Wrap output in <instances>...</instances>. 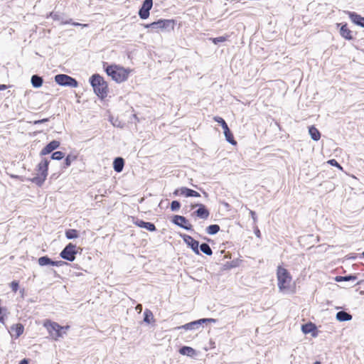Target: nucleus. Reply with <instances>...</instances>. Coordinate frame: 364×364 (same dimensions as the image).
Returning a JSON list of instances; mask_svg holds the SVG:
<instances>
[{
    "instance_id": "25",
    "label": "nucleus",
    "mask_w": 364,
    "mask_h": 364,
    "mask_svg": "<svg viewBox=\"0 0 364 364\" xmlns=\"http://www.w3.org/2000/svg\"><path fill=\"white\" fill-rule=\"evenodd\" d=\"M11 331L13 332H15L16 333V338H18L21 335L23 334V331H24V326L22 323H16V324H14L11 327Z\"/></svg>"
},
{
    "instance_id": "10",
    "label": "nucleus",
    "mask_w": 364,
    "mask_h": 364,
    "mask_svg": "<svg viewBox=\"0 0 364 364\" xmlns=\"http://www.w3.org/2000/svg\"><path fill=\"white\" fill-rule=\"evenodd\" d=\"M171 222L174 225H176L184 230H193L192 225L189 223V221L187 220V218L184 216L176 215L173 217Z\"/></svg>"
},
{
    "instance_id": "35",
    "label": "nucleus",
    "mask_w": 364,
    "mask_h": 364,
    "mask_svg": "<svg viewBox=\"0 0 364 364\" xmlns=\"http://www.w3.org/2000/svg\"><path fill=\"white\" fill-rule=\"evenodd\" d=\"M171 210L172 211H177L180 209L181 208V203L178 200H173L171 203Z\"/></svg>"
},
{
    "instance_id": "21",
    "label": "nucleus",
    "mask_w": 364,
    "mask_h": 364,
    "mask_svg": "<svg viewBox=\"0 0 364 364\" xmlns=\"http://www.w3.org/2000/svg\"><path fill=\"white\" fill-rule=\"evenodd\" d=\"M179 353L183 355L193 357L194 355H196V351L195 349H193V348H191L190 346H182L181 348H180Z\"/></svg>"
},
{
    "instance_id": "24",
    "label": "nucleus",
    "mask_w": 364,
    "mask_h": 364,
    "mask_svg": "<svg viewBox=\"0 0 364 364\" xmlns=\"http://www.w3.org/2000/svg\"><path fill=\"white\" fill-rule=\"evenodd\" d=\"M309 133L311 136V138L314 141H318L321 138V133L320 132L314 127L311 126L309 127Z\"/></svg>"
},
{
    "instance_id": "9",
    "label": "nucleus",
    "mask_w": 364,
    "mask_h": 364,
    "mask_svg": "<svg viewBox=\"0 0 364 364\" xmlns=\"http://www.w3.org/2000/svg\"><path fill=\"white\" fill-rule=\"evenodd\" d=\"M191 208L193 209L195 208H198V209L192 213V216H196L203 220H206L210 216L209 210L206 208L205 205L202 203L193 204L191 205Z\"/></svg>"
},
{
    "instance_id": "20",
    "label": "nucleus",
    "mask_w": 364,
    "mask_h": 364,
    "mask_svg": "<svg viewBox=\"0 0 364 364\" xmlns=\"http://www.w3.org/2000/svg\"><path fill=\"white\" fill-rule=\"evenodd\" d=\"M223 129L226 141L231 144L232 145H235L237 144V141L235 140L233 134L230 129H229L228 126H225L224 127H223Z\"/></svg>"
},
{
    "instance_id": "29",
    "label": "nucleus",
    "mask_w": 364,
    "mask_h": 364,
    "mask_svg": "<svg viewBox=\"0 0 364 364\" xmlns=\"http://www.w3.org/2000/svg\"><path fill=\"white\" fill-rule=\"evenodd\" d=\"M220 226L217 224L210 225L206 228V232L208 235H215L220 231Z\"/></svg>"
},
{
    "instance_id": "23",
    "label": "nucleus",
    "mask_w": 364,
    "mask_h": 364,
    "mask_svg": "<svg viewBox=\"0 0 364 364\" xmlns=\"http://www.w3.org/2000/svg\"><path fill=\"white\" fill-rule=\"evenodd\" d=\"M31 85L35 88H39L42 86L43 82V79L42 77L38 75H33L31 79Z\"/></svg>"
},
{
    "instance_id": "48",
    "label": "nucleus",
    "mask_w": 364,
    "mask_h": 364,
    "mask_svg": "<svg viewBox=\"0 0 364 364\" xmlns=\"http://www.w3.org/2000/svg\"><path fill=\"white\" fill-rule=\"evenodd\" d=\"M313 364H321L320 361H316Z\"/></svg>"
},
{
    "instance_id": "50",
    "label": "nucleus",
    "mask_w": 364,
    "mask_h": 364,
    "mask_svg": "<svg viewBox=\"0 0 364 364\" xmlns=\"http://www.w3.org/2000/svg\"><path fill=\"white\" fill-rule=\"evenodd\" d=\"M227 206H229L228 203H225V207H227Z\"/></svg>"
},
{
    "instance_id": "45",
    "label": "nucleus",
    "mask_w": 364,
    "mask_h": 364,
    "mask_svg": "<svg viewBox=\"0 0 364 364\" xmlns=\"http://www.w3.org/2000/svg\"><path fill=\"white\" fill-rule=\"evenodd\" d=\"M73 25H74V26H83V27H85V26H87V24H81V23H75H75H73Z\"/></svg>"
},
{
    "instance_id": "30",
    "label": "nucleus",
    "mask_w": 364,
    "mask_h": 364,
    "mask_svg": "<svg viewBox=\"0 0 364 364\" xmlns=\"http://www.w3.org/2000/svg\"><path fill=\"white\" fill-rule=\"evenodd\" d=\"M199 247L200 250L206 255L210 256L213 255V251L208 244L203 242L199 245Z\"/></svg>"
},
{
    "instance_id": "11",
    "label": "nucleus",
    "mask_w": 364,
    "mask_h": 364,
    "mask_svg": "<svg viewBox=\"0 0 364 364\" xmlns=\"http://www.w3.org/2000/svg\"><path fill=\"white\" fill-rule=\"evenodd\" d=\"M181 237H182L184 242L187 245V246L190 247L194 253L196 255L200 254L199 242L198 240L186 234L181 235Z\"/></svg>"
},
{
    "instance_id": "49",
    "label": "nucleus",
    "mask_w": 364,
    "mask_h": 364,
    "mask_svg": "<svg viewBox=\"0 0 364 364\" xmlns=\"http://www.w3.org/2000/svg\"><path fill=\"white\" fill-rule=\"evenodd\" d=\"M203 194L205 195V197L208 196V193L206 192H205V191H203Z\"/></svg>"
},
{
    "instance_id": "26",
    "label": "nucleus",
    "mask_w": 364,
    "mask_h": 364,
    "mask_svg": "<svg viewBox=\"0 0 364 364\" xmlns=\"http://www.w3.org/2000/svg\"><path fill=\"white\" fill-rule=\"evenodd\" d=\"M316 329V326L311 322L305 323L301 326V331L304 334L314 332Z\"/></svg>"
},
{
    "instance_id": "40",
    "label": "nucleus",
    "mask_w": 364,
    "mask_h": 364,
    "mask_svg": "<svg viewBox=\"0 0 364 364\" xmlns=\"http://www.w3.org/2000/svg\"><path fill=\"white\" fill-rule=\"evenodd\" d=\"M10 287L14 292H16L19 287L18 282H17V281L11 282L10 284Z\"/></svg>"
},
{
    "instance_id": "22",
    "label": "nucleus",
    "mask_w": 364,
    "mask_h": 364,
    "mask_svg": "<svg viewBox=\"0 0 364 364\" xmlns=\"http://www.w3.org/2000/svg\"><path fill=\"white\" fill-rule=\"evenodd\" d=\"M336 318L339 321H348L353 318L352 315L345 311L337 312Z\"/></svg>"
},
{
    "instance_id": "14",
    "label": "nucleus",
    "mask_w": 364,
    "mask_h": 364,
    "mask_svg": "<svg viewBox=\"0 0 364 364\" xmlns=\"http://www.w3.org/2000/svg\"><path fill=\"white\" fill-rule=\"evenodd\" d=\"M173 195L175 196H184L185 197H200V195L198 192L188 188L187 187H181L174 191Z\"/></svg>"
},
{
    "instance_id": "32",
    "label": "nucleus",
    "mask_w": 364,
    "mask_h": 364,
    "mask_svg": "<svg viewBox=\"0 0 364 364\" xmlns=\"http://www.w3.org/2000/svg\"><path fill=\"white\" fill-rule=\"evenodd\" d=\"M77 159V156L75 155L68 154L65 160H64V165L63 168H66L69 167L71 165V163L74 161H75Z\"/></svg>"
},
{
    "instance_id": "36",
    "label": "nucleus",
    "mask_w": 364,
    "mask_h": 364,
    "mask_svg": "<svg viewBox=\"0 0 364 364\" xmlns=\"http://www.w3.org/2000/svg\"><path fill=\"white\" fill-rule=\"evenodd\" d=\"M210 40L212 41V42L214 44L217 45L219 43L225 42L227 40V37H225V36H220V37H217V38H210Z\"/></svg>"
},
{
    "instance_id": "43",
    "label": "nucleus",
    "mask_w": 364,
    "mask_h": 364,
    "mask_svg": "<svg viewBox=\"0 0 364 364\" xmlns=\"http://www.w3.org/2000/svg\"><path fill=\"white\" fill-rule=\"evenodd\" d=\"M250 214L252 218L253 219L254 222H256V220H257L256 213L253 210H250Z\"/></svg>"
},
{
    "instance_id": "7",
    "label": "nucleus",
    "mask_w": 364,
    "mask_h": 364,
    "mask_svg": "<svg viewBox=\"0 0 364 364\" xmlns=\"http://www.w3.org/2000/svg\"><path fill=\"white\" fill-rule=\"evenodd\" d=\"M216 319L215 318H200L196 321H193L191 322H189L188 323H186L183 326H178L176 328V329H185L186 331L188 330H196L199 328L203 323H215Z\"/></svg>"
},
{
    "instance_id": "33",
    "label": "nucleus",
    "mask_w": 364,
    "mask_h": 364,
    "mask_svg": "<svg viewBox=\"0 0 364 364\" xmlns=\"http://www.w3.org/2000/svg\"><path fill=\"white\" fill-rule=\"evenodd\" d=\"M151 320H154L153 314L150 310L146 309L144 312V321L146 323H150Z\"/></svg>"
},
{
    "instance_id": "37",
    "label": "nucleus",
    "mask_w": 364,
    "mask_h": 364,
    "mask_svg": "<svg viewBox=\"0 0 364 364\" xmlns=\"http://www.w3.org/2000/svg\"><path fill=\"white\" fill-rule=\"evenodd\" d=\"M7 311V309L6 308H3L0 306V323H4V320H5V315H6V312Z\"/></svg>"
},
{
    "instance_id": "34",
    "label": "nucleus",
    "mask_w": 364,
    "mask_h": 364,
    "mask_svg": "<svg viewBox=\"0 0 364 364\" xmlns=\"http://www.w3.org/2000/svg\"><path fill=\"white\" fill-rule=\"evenodd\" d=\"M65 154L63 152L57 151L52 154L50 158L53 160H61L63 158H64Z\"/></svg>"
},
{
    "instance_id": "12",
    "label": "nucleus",
    "mask_w": 364,
    "mask_h": 364,
    "mask_svg": "<svg viewBox=\"0 0 364 364\" xmlns=\"http://www.w3.org/2000/svg\"><path fill=\"white\" fill-rule=\"evenodd\" d=\"M153 6V0H144L140 7L138 14L141 19H146L149 16V11Z\"/></svg>"
},
{
    "instance_id": "31",
    "label": "nucleus",
    "mask_w": 364,
    "mask_h": 364,
    "mask_svg": "<svg viewBox=\"0 0 364 364\" xmlns=\"http://www.w3.org/2000/svg\"><path fill=\"white\" fill-rule=\"evenodd\" d=\"M78 232L75 229H68L65 231V237L68 240H73L78 237Z\"/></svg>"
},
{
    "instance_id": "1",
    "label": "nucleus",
    "mask_w": 364,
    "mask_h": 364,
    "mask_svg": "<svg viewBox=\"0 0 364 364\" xmlns=\"http://www.w3.org/2000/svg\"><path fill=\"white\" fill-rule=\"evenodd\" d=\"M90 82L95 93L101 99L107 95V83L99 74H93L90 78Z\"/></svg>"
},
{
    "instance_id": "46",
    "label": "nucleus",
    "mask_w": 364,
    "mask_h": 364,
    "mask_svg": "<svg viewBox=\"0 0 364 364\" xmlns=\"http://www.w3.org/2000/svg\"><path fill=\"white\" fill-rule=\"evenodd\" d=\"M7 89V85L0 84V90H5Z\"/></svg>"
},
{
    "instance_id": "39",
    "label": "nucleus",
    "mask_w": 364,
    "mask_h": 364,
    "mask_svg": "<svg viewBox=\"0 0 364 364\" xmlns=\"http://www.w3.org/2000/svg\"><path fill=\"white\" fill-rule=\"evenodd\" d=\"M328 163L333 166L337 167L340 170L343 169L342 166L340 165V164L338 163V161L336 159H330L328 161Z\"/></svg>"
},
{
    "instance_id": "18",
    "label": "nucleus",
    "mask_w": 364,
    "mask_h": 364,
    "mask_svg": "<svg viewBox=\"0 0 364 364\" xmlns=\"http://www.w3.org/2000/svg\"><path fill=\"white\" fill-rule=\"evenodd\" d=\"M134 224L136 226L141 228H144L150 232H154L156 230L155 225L151 222H146L140 219H136L134 221Z\"/></svg>"
},
{
    "instance_id": "27",
    "label": "nucleus",
    "mask_w": 364,
    "mask_h": 364,
    "mask_svg": "<svg viewBox=\"0 0 364 364\" xmlns=\"http://www.w3.org/2000/svg\"><path fill=\"white\" fill-rule=\"evenodd\" d=\"M357 279V277L353 274H348L346 276H337L335 278V280L338 282H354Z\"/></svg>"
},
{
    "instance_id": "28",
    "label": "nucleus",
    "mask_w": 364,
    "mask_h": 364,
    "mask_svg": "<svg viewBox=\"0 0 364 364\" xmlns=\"http://www.w3.org/2000/svg\"><path fill=\"white\" fill-rule=\"evenodd\" d=\"M38 264L42 267L48 265L52 266L53 260L48 256H43L38 258Z\"/></svg>"
},
{
    "instance_id": "8",
    "label": "nucleus",
    "mask_w": 364,
    "mask_h": 364,
    "mask_svg": "<svg viewBox=\"0 0 364 364\" xmlns=\"http://www.w3.org/2000/svg\"><path fill=\"white\" fill-rule=\"evenodd\" d=\"M76 255V245L73 243L68 244L60 253L61 258L69 262H73Z\"/></svg>"
},
{
    "instance_id": "42",
    "label": "nucleus",
    "mask_w": 364,
    "mask_h": 364,
    "mask_svg": "<svg viewBox=\"0 0 364 364\" xmlns=\"http://www.w3.org/2000/svg\"><path fill=\"white\" fill-rule=\"evenodd\" d=\"M48 121H49L48 118H44V119H42L36 120L34 122V124H43V123L47 122Z\"/></svg>"
},
{
    "instance_id": "44",
    "label": "nucleus",
    "mask_w": 364,
    "mask_h": 364,
    "mask_svg": "<svg viewBox=\"0 0 364 364\" xmlns=\"http://www.w3.org/2000/svg\"><path fill=\"white\" fill-rule=\"evenodd\" d=\"M50 16H51L53 17V19H55V20H58V19H59V18H58V14H54L53 12H52V13L50 14Z\"/></svg>"
},
{
    "instance_id": "51",
    "label": "nucleus",
    "mask_w": 364,
    "mask_h": 364,
    "mask_svg": "<svg viewBox=\"0 0 364 364\" xmlns=\"http://www.w3.org/2000/svg\"><path fill=\"white\" fill-rule=\"evenodd\" d=\"M361 255L364 258V251L362 252Z\"/></svg>"
},
{
    "instance_id": "16",
    "label": "nucleus",
    "mask_w": 364,
    "mask_h": 364,
    "mask_svg": "<svg viewBox=\"0 0 364 364\" xmlns=\"http://www.w3.org/2000/svg\"><path fill=\"white\" fill-rule=\"evenodd\" d=\"M60 145V141L57 140H53L49 142L40 152V156H46L50 154L53 151L58 149Z\"/></svg>"
},
{
    "instance_id": "15",
    "label": "nucleus",
    "mask_w": 364,
    "mask_h": 364,
    "mask_svg": "<svg viewBox=\"0 0 364 364\" xmlns=\"http://www.w3.org/2000/svg\"><path fill=\"white\" fill-rule=\"evenodd\" d=\"M337 27H340V35L343 38L348 41L354 39L353 31L348 28L347 23H337Z\"/></svg>"
},
{
    "instance_id": "13",
    "label": "nucleus",
    "mask_w": 364,
    "mask_h": 364,
    "mask_svg": "<svg viewBox=\"0 0 364 364\" xmlns=\"http://www.w3.org/2000/svg\"><path fill=\"white\" fill-rule=\"evenodd\" d=\"M48 331L51 333L52 336L57 340L58 338L63 336V333H65V331L63 332L64 330V327L60 326L58 323L55 322H50L49 325L47 326Z\"/></svg>"
},
{
    "instance_id": "6",
    "label": "nucleus",
    "mask_w": 364,
    "mask_h": 364,
    "mask_svg": "<svg viewBox=\"0 0 364 364\" xmlns=\"http://www.w3.org/2000/svg\"><path fill=\"white\" fill-rule=\"evenodd\" d=\"M55 82L63 87H77L78 86L77 80L66 74H58L54 77Z\"/></svg>"
},
{
    "instance_id": "38",
    "label": "nucleus",
    "mask_w": 364,
    "mask_h": 364,
    "mask_svg": "<svg viewBox=\"0 0 364 364\" xmlns=\"http://www.w3.org/2000/svg\"><path fill=\"white\" fill-rule=\"evenodd\" d=\"M214 120L219 123L221 125L222 128L228 125L226 122L220 117H215Z\"/></svg>"
},
{
    "instance_id": "2",
    "label": "nucleus",
    "mask_w": 364,
    "mask_h": 364,
    "mask_svg": "<svg viewBox=\"0 0 364 364\" xmlns=\"http://www.w3.org/2000/svg\"><path fill=\"white\" fill-rule=\"evenodd\" d=\"M105 70L107 75L118 83L126 81L129 73V70L116 65H107Z\"/></svg>"
},
{
    "instance_id": "3",
    "label": "nucleus",
    "mask_w": 364,
    "mask_h": 364,
    "mask_svg": "<svg viewBox=\"0 0 364 364\" xmlns=\"http://www.w3.org/2000/svg\"><path fill=\"white\" fill-rule=\"evenodd\" d=\"M49 163L50 161L46 158H43L41 160L37 166L38 173L31 179L32 183H35L38 186H41L44 183L48 176Z\"/></svg>"
},
{
    "instance_id": "4",
    "label": "nucleus",
    "mask_w": 364,
    "mask_h": 364,
    "mask_svg": "<svg viewBox=\"0 0 364 364\" xmlns=\"http://www.w3.org/2000/svg\"><path fill=\"white\" fill-rule=\"evenodd\" d=\"M175 26V21L173 19H159L151 23L145 24L144 27L151 28L154 31H170L173 30Z\"/></svg>"
},
{
    "instance_id": "41",
    "label": "nucleus",
    "mask_w": 364,
    "mask_h": 364,
    "mask_svg": "<svg viewBox=\"0 0 364 364\" xmlns=\"http://www.w3.org/2000/svg\"><path fill=\"white\" fill-rule=\"evenodd\" d=\"M67 264V262H65L64 261H61V260L53 261V260L52 266L60 267V266H63V264Z\"/></svg>"
},
{
    "instance_id": "17",
    "label": "nucleus",
    "mask_w": 364,
    "mask_h": 364,
    "mask_svg": "<svg viewBox=\"0 0 364 364\" xmlns=\"http://www.w3.org/2000/svg\"><path fill=\"white\" fill-rule=\"evenodd\" d=\"M348 14L350 19L353 23L364 28V17L354 11H348Z\"/></svg>"
},
{
    "instance_id": "47",
    "label": "nucleus",
    "mask_w": 364,
    "mask_h": 364,
    "mask_svg": "<svg viewBox=\"0 0 364 364\" xmlns=\"http://www.w3.org/2000/svg\"><path fill=\"white\" fill-rule=\"evenodd\" d=\"M255 234L257 237H259L260 232L258 229L255 231Z\"/></svg>"
},
{
    "instance_id": "5",
    "label": "nucleus",
    "mask_w": 364,
    "mask_h": 364,
    "mask_svg": "<svg viewBox=\"0 0 364 364\" xmlns=\"http://www.w3.org/2000/svg\"><path fill=\"white\" fill-rule=\"evenodd\" d=\"M278 287L280 291L289 289L291 280L289 272L284 268L279 266L277 271Z\"/></svg>"
},
{
    "instance_id": "19",
    "label": "nucleus",
    "mask_w": 364,
    "mask_h": 364,
    "mask_svg": "<svg viewBox=\"0 0 364 364\" xmlns=\"http://www.w3.org/2000/svg\"><path fill=\"white\" fill-rule=\"evenodd\" d=\"M124 166V159L122 157H116L113 161V168L117 172L120 173L122 171Z\"/></svg>"
}]
</instances>
